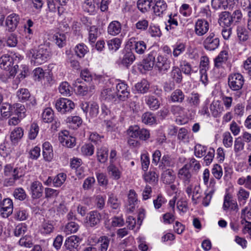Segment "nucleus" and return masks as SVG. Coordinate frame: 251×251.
<instances>
[{"label":"nucleus","instance_id":"obj_63","mask_svg":"<svg viewBox=\"0 0 251 251\" xmlns=\"http://www.w3.org/2000/svg\"><path fill=\"white\" fill-rule=\"evenodd\" d=\"M13 196L16 199L24 201L26 199L27 195L23 188H17L13 192Z\"/></svg>","mask_w":251,"mask_h":251},{"label":"nucleus","instance_id":"obj_47","mask_svg":"<svg viewBox=\"0 0 251 251\" xmlns=\"http://www.w3.org/2000/svg\"><path fill=\"white\" fill-rule=\"evenodd\" d=\"M110 238L107 236H103L100 237L98 240L99 244V250L100 251H107L109 245Z\"/></svg>","mask_w":251,"mask_h":251},{"label":"nucleus","instance_id":"obj_31","mask_svg":"<svg viewBox=\"0 0 251 251\" xmlns=\"http://www.w3.org/2000/svg\"><path fill=\"white\" fill-rule=\"evenodd\" d=\"M24 129L20 127H15L11 132L10 140L13 144L17 143L23 136Z\"/></svg>","mask_w":251,"mask_h":251},{"label":"nucleus","instance_id":"obj_11","mask_svg":"<svg viewBox=\"0 0 251 251\" xmlns=\"http://www.w3.org/2000/svg\"><path fill=\"white\" fill-rule=\"evenodd\" d=\"M116 95L118 100L125 101L130 95L128 86L124 82H120L116 85Z\"/></svg>","mask_w":251,"mask_h":251},{"label":"nucleus","instance_id":"obj_38","mask_svg":"<svg viewBox=\"0 0 251 251\" xmlns=\"http://www.w3.org/2000/svg\"><path fill=\"white\" fill-rule=\"evenodd\" d=\"M151 2L152 0H138L137 7L142 13H146L151 9Z\"/></svg>","mask_w":251,"mask_h":251},{"label":"nucleus","instance_id":"obj_35","mask_svg":"<svg viewBox=\"0 0 251 251\" xmlns=\"http://www.w3.org/2000/svg\"><path fill=\"white\" fill-rule=\"evenodd\" d=\"M185 99V95L181 90L177 89L172 92L170 99L173 102L182 103Z\"/></svg>","mask_w":251,"mask_h":251},{"label":"nucleus","instance_id":"obj_26","mask_svg":"<svg viewBox=\"0 0 251 251\" xmlns=\"http://www.w3.org/2000/svg\"><path fill=\"white\" fill-rule=\"evenodd\" d=\"M175 164V159L169 154L164 155L161 159V163L159 166L160 169L163 170L166 167H174Z\"/></svg>","mask_w":251,"mask_h":251},{"label":"nucleus","instance_id":"obj_53","mask_svg":"<svg viewBox=\"0 0 251 251\" xmlns=\"http://www.w3.org/2000/svg\"><path fill=\"white\" fill-rule=\"evenodd\" d=\"M78 228L79 226L77 224L74 222H70L66 225L64 231L67 234H69L75 233Z\"/></svg>","mask_w":251,"mask_h":251},{"label":"nucleus","instance_id":"obj_33","mask_svg":"<svg viewBox=\"0 0 251 251\" xmlns=\"http://www.w3.org/2000/svg\"><path fill=\"white\" fill-rule=\"evenodd\" d=\"M107 171L113 179L118 180L120 178L122 172L113 163H110L107 167Z\"/></svg>","mask_w":251,"mask_h":251},{"label":"nucleus","instance_id":"obj_44","mask_svg":"<svg viewBox=\"0 0 251 251\" xmlns=\"http://www.w3.org/2000/svg\"><path fill=\"white\" fill-rule=\"evenodd\" d=\"M17 96L21 102H25L30 98V94L27 89L21 88L17 92Z\"/></svg>","mask_w":251,"mask_h":251},{"label":"nucleus","instance_id":"obj_6","mask_svg":"<svg viewBox=\"0 0 251 251\" xmlns=\"http://www.w3.org/2000/svg\"><path fill=\"white\" fill-rule=\"evenodd\" d=\"M203 46L207 50H215L220 46V39L214 32H211L204 39Z\"/></svg>","mask_w":251,"mask_h":251},{"label":"nucleus","instance_id":"obj_61","mask_svg":"<svg viewBox=\"0 0 251 251\" xmlns=\"http://www.w3.org/2000/svg\"><path fill=\"white\" fill-rule=\"evenodd\" d=\"M70 86L67 82L61 83L58 88L59 92L63 96H70L71 91L70 90Z\"/></svg>","mask_w":251,"mask_h":251},{"label":"nucleus","instance_id":"obj_34","mask_svg":"<svg viewBox=\"0 0 251 251\" xmlns=\"http://www.w3.org/2000/svg\"><path fill=\"white\" fill-rule=\"evenodd\" d=\"M170 76L174 81L180 83L182 80V75L180 69L177 66H174L170 72Z\"/></svg>","mask_w":251,"mask_h":251},{"label":"nucleus","instance_id":"obj_19","mask_svg":"<svg viewBox=\"0 0 251 251\" xmlns=\"http://www.w3.org/2000/svg\"><path fill=\"white\" fill-rule=\"evenodd\" d=\"M4 174L6 176H15L16 178H20L24 176L21 168H13L11 164H7L4 166Z\"/></svg>","mask_w":251,"mask_h":251},{"label":"nucleus","instance_id":"obj_40","mask_svg":"<svg viewBox=\"0 0 251 251\" xmlns=\"http://www.w3.org/2000/svg\"><path fill=\"white\" fill-rule=\"evenodd\" d=\"M210 110L212 116L217 118L220 116L223 110V107L218 102H213L210 105Z\"/></svg>","mask_w":251,"mask_h":251},{"label":"nucleus","instance_id":"obj_17","mask_svg":"<svg viewBox=\"0 0 251 251\" xmlns=\"http://www.w3.org/2000/svg\"><path fill=\"white\" fill-rule=\"evenodd\" d=\"M223 209L224 211L230 209L231 210L236 212L239 210L236 201L233 200L232 195L229 193H226L224 196Z\"/></svg>","mask_w":251,"mask_h":251},{"label":"nucleus","instance_id":"obj_13","mask_svg":"<svg viewBox=\"0 0 251 251\" xmlns=\"http://www.w3.org/2000/svg\"><path fill=\"white\" fill-rule=\"evenodd\" d=\"M58 139L63 146L68 148H73L75 146V138L70 136L69 132L67 130H64L59 133Z\"/></svg>","mask_w":251,"mask_h":251},{"label":"nucleus","instance_id":"obj_57","mask_svg":"<svg viewBox=\"0 0 251 251\" xmlns=\"http://www.w3.org/2000/svg\"><path fill=\"white\" fill-rule=\"evenodd\" d=\"M121 44V41L118 38L108 41L107 45L110 50L116 51L119 49Z\"/></svg>","mask_w":251,"mask_h":251},{"label":"nucleus","instance_id":"obj_15","mask_svg":"<svg viewBox=\"0 0 251 251\" xmlns=\"http://www.w3.org/2000/svg\"><path fill=\"white\" fill-rule=\"evenodd\" d=\"M101 220V215L97 211H90L86 217V223L90 227H94L99 225Z\"/></svg>","mask_w":251,"mask_h":251},{"label":"nucleus","instance_id":"obj_20","mask_svg":"<svg viewBox=\"0 0 251 251\" xmlns=\"http://www.w3.org/2000/svg\"><path fill=\"white\" fill-rule=\"evenodd\" d=\"M30 191L33 199H39L43 195V186L40 182L35 181L31 184Z\"/></svg>","mask_w":251,"mask_h":251},{"label":"nucleus","instance_id":"obj_8","mask_svg":"<svg viewBox=\"0 0 251 251\" xmlns=\"http://www.w3.org/2000/svg\"><path fill=\"white\" fill-rule=\"evenodd\" d=\"M210 25L204 19H198L195 23V33L198 36H202L209 30Z\"/></svg>","mask_w":251,"mask_h":251},{"label":"nucleus","instance_id":"obj_2","mask_svg":"<svg viewBox=\"0 0 251 251\" xmlns=\"http://www.w3.org/2000/svg\"><path fill=\"white\" fill-rule=\"evenodd\" d=\"M245 82L243 76L239 73H233L228 77V85L232 91L231 95L235 100H237L243 95L242 89Z\"/></svg>","mask_w":251,"mask_h":251},{"label":"nucleus","instance_id":"obj_14","mask_svg":"<svg viewBox=\"0 0 251 251\" xmlns=\"http://www.w3.org/2000/svg\"><path fill=\"white\" fill-rule=\"evenodd\" d=\"M178 177L182 181L183 185H187L192 181V175L188 164H185L178 172Z\"/></svg>","mask_w":251,"mask_h":251},{"label":"nucleus","instance_id":"obj_41","mask_svg":"<svg viewBox=\"0 0 251 251\" xmlns=\"http://www.w3.org/2000/svg\"><path fill=\"white\" fill-rule=\"evenodd\" d=\"M53 39L58 47L62 48L66 44V36L64 33L57 32L53 35Z\"/></svg>","mask_w":251,"mask_h":251},{"label":"nucleus","instance_id":"obj_5","mask_svg":"<svg viewBox=\"0 0 251 251\" xmlns=\"http://www.w3.org/2000/svg\"><path fill=\"white\" fill-rule=\"evenodd\" d=\"M14 108V114L13 115L14 116L9 119L8 123L9 125L13 126L17 125L25 117L26 111L25 106L19 103L16 104Z\"/></svg>","mask_w":251,"mask_h":251},{"label":"nucleus","instance_id":"obj_7","mask_svg":"<svg viewBox=\"0 0 251 251\" xmlns=\"http://www.w3.org/2000/svg\"><path fill=\"white\" fill-rule=\"evenodd\" d=\"M171 61L166 57L159 55L155 59V68L159 73H165L171 67Z\"/></svg>","mask_w":251,"mask_h":251},{"label":"nucleus","instance_id":"obj_18","mask_svg":"<svg viewBox=\"0 0 251 251\" xmlns=\"http://www.w3.org/2000/svg\"><path fill=\"white\" fill-rule=\"evenodd\" d=\"M231 13L226 11H223L219 14L218 24L223 27H229L233 24Z\"/></svg>","mask_w":251,"mask_h":251},{"label":"nucleus","instance_id":"obj_54","mask_svg":"<svg viewBox=\"0 0 251 251\" xmlns=\"http://www.w3.org/2000/svg\"><path fill=\"white\" fill-rule=\"evenodd\" d=\"M146 181L151 184H155L158 180V176L155 172H150L145 176Z\"/></svg>","mask_w":251,"mask_h":251},{"label":"nucleus","instance_id":"obj_52","mask_svg":"<svg viewBox=\"0 0 251 251\" xmlns=\"http://www.w3.org/2000/svg\"><path fill=\"white\" fill-rule=\"evenodd\" d=\"M77 83H80L79 79H77L74 84L75 87V91H76L78 94L82 96H85L87 94L89 91V87L85 85H79Z\"/></svg>","mask_w":251,"mask_h":251},{"label":"nucleus","instance_id":"obj_9","mask_svg":"<svg viewBox=\"0 0 251 251\" xmlns=\"http://www.w3.org/2000/svg\"><path fill=\"white\" fill-rule=\"evenodd\" d=\"M100 99L102 101L107 103H116L119 100L116 92L112 88L104 89L101 92Z\"/></svg>","mask_w":251,"mask_h":251},{"label":"nucleus","instance_id":"obj_24","mask_svg":"<svg viewBox=\"0 0 251 251\" xmlns=\"http://www.w3.org/2000/svg\"><path fill=\"white\" fill-rule=\"evenodd\" d=\"M80 242V239L78 236L73 235L69 237L66 240L65 245L66 248L69 249L77 250L79 251Z\"/></svg>","mask_w":251,"mask_h":251},{"label":"nucleus","instance_id":"obj_3","mask_svg":"<svg viewBox=\"0 0 251 251\" xmlns=\"http://www.w3.org/2000/svg\"><path fill=\"white\" fill-rule=\"evenodd\" d=\"M21 57L20 55L19 56L16 55L15 58H18L19 60ZM15 61H16V59H14V56H12L7 54H3L0 57V67L9 71L10 75L13 76L16 73L18 67L17 65H14Z\"/></svg>","mask_w":251,"mask_h":251},{"label":"nucleus","instance_id":"obj_27","mask_svg":"<svg viewBox=\"0 0 251 251\" xmlns=\"http://www.w3.org/2000/svg\"><path fill=\"white\" fill-rule=\"evenodd\" d=\"M137 194L134 190H130L128 194L127 203L128 205V210L132 212L135 209V205L137 204Z\"/></svg>","mask_w":251,"mask_h":251},{"label":"nucleus","instance_id":"obj_36","mask_svg":"<svg viewBox=\"0 0 251 251\" xmlns=\"http://www.w3.org/2000/svg\"><path fill=\"white\" fill-rule=\"evenodd\" d=\"M236 33L237 38L240 42H245L247 41L249 38V32L243 26L239 25L237 27Z\"/></svg>","mask_w":251,"mask_h":251},{"label":"nucleus","instance_id":"obj_48","mask_svg":"<svg viewBox=\"0 0 251 251\" xmlns=\"http://www.w3.org/2000/svg\"><path fill=\"white\" fill-rule=\"evenodd\" d=\"M12 107L11 105L7 102L3 103L0 107V113L4 118H7L13 115L12 113Z\"/></svg>","mask_w":251,"mask_h":251},{"label":"nucleus","instance_id":"obj_23","mask_svg":"<svg viewBox=\"0 0 251 251\" xmlns=\"http://www.w3.org/2000/svg\"><path fill=\"white\" fill-rule=\"evenodd\" d=\"M161 179L164 184L173 183L176 179V175L174 171L171 169L164 170L161 174Z\"/></svg>","mask_w":251,"mask_h":251},{"label":"nucleus","instance_id":"obj_43","mask_svg":"<svg viewBox=\"0 0 251 251\" xmlns=\"http://www.w3.org/2000/svg\"><path fill=\"white\" fill-rule=\"evenodd\" d=\"M135 59L134 53L130 50L127 51L124 55L122 63L126 67L131 64Z\"/></svg>","mask_w":251,"mask_h":251},{"label":"nucleus","instance_id":"obj_21","mask_svg":"<svg viewBox=\"0 0 251 251\" xmlns=\"http://www.w3.org/2000/svg\"><path fill=\"white\" fill-rule=\"evenodd\" d=\"M168 7L167 4L164 0H156L152 6L154 14L157 16H162L166 11Z\"/></svg>","mask_w":251,"mask_h":251},{"label":"nucleus","instance_id":"obj_32","mask_svg":"<svg viewBox=\"0 0 251 251\" xmlns=\"http://www.w3.org/2000/svg\"><path fill=\"white\" fill-rule=\"evenodd\" d=\"M145 101L151 110H156L160 106V101L154 96L149 95L145 96Z\"/></svg>","mask_w":251,"mask_h":251},{"label":"nucleus","instance_id":"obj_51","mask_svg":"<svg viewBox=\"0 0 251 251\" xmlns=\"http://www.w3.org/2000/svg\"><path fill=\"white\" fill-rule=\"evenodd\" d=\"M237 183L240 185H244L246 188L251 190V176L248 175L239 178Z\"/></svg>","mask_w":251,"mask_h":251},{"label":"nucleus","instance_id":"obj_64","mask_svg":"<svg viewBox=\"0 0 251 251\" xmlns=\"http://www.w3.org/2000/svg\"><path fill=\"white\" fill-rule=\"evenodd\" d=\"M207 148L200 144H197L194 148V154L197 157L201 158L206 153Z\"/></svg>","mask_w":251,"mask_h":251},{"label":"nucleus","instance_id":"obj_49","mask_svg":"<svg viewBox=\"0 0 251 251\" xmlns=\"http://www.w3.org/2000/svg\"><path fill=\"white\" fill-rule=\"evenodd\" d=\"M186 49L185 44L179 43L176 44L173 47V54L175 57H178L179 55L184 52Z\"/></svg>","mask_w":251,"mask_h":251},{"label":"nucleus","instance_id":"obj_1","mask_svg":"<svg viewBox=\"0 0 251 251\" xmlns=\"http://www.w3.org/2000/svg\"><path fill=\"white\" fill-rule=\"evenodd\" d=\"M27 55L31 58V61L37 65L46 62L51 56L50 49L46 45H41L37 49L30 50Z\"/></svg>","mask_w":251,"mask_h":251},{"label":"nucleus","instance_id":"obj_46","mask_svg":"<svg viewBox=\"0 0 251 251\" xmlns=\"http://www.w3.org/2000/svg\"><path fill=\"white\" fill-rule=\"evenodd\" d=\"M135 87L137 91L141 93L144 94L148 92L150 84L147 80L143 79L141 82L137 83Z\"/></svg>","mask_w":251,"mask_h":251},{"label":"nucleus","instance_id":"obj_16","mask_svg":"<svg viewBox=\"0 0 251 251\" xmlns=\"http://www.w3.org/2000/svg\"><path fill=\"white\" fill-rule=\"evenodd\" d=\"M80 107L86 114L89 111V114L92 117H96L99 113V105L96 102H93L90 104L88 102H81Z\"/></svg>","mask_w":251,"mask_h":251},{"label":"nucleus","instance_id":"obj_39","mask_svg":"<svg viewBox=\"0 0 251 251\" xmlns=\"http://www.w3.org/2000/svg\"><path fill=\"white\" fill-rule=\"evenodd\" d=\"M108 149L105 147L98 149L97 156L98 160L102 163H105L108 158Z\"/></svg>","mask_w":251,"mask_h":251},{"label":"nucleus","instance_id":"obj_29","mask_svg":"<svg viewBox=\"0 0 251 251\" xmlns=\"http://www.w3.org/2000/svg\"><path fill=\"white\" fill-rule=\"evenodd\" d=\"M121 23L117 21H114L109 24L107 28V32L109 34L115 36L121 32Z\"/></svg>","mask_w":251,"mask_h":251},{"label":"nucleus","instance_id":"obj_55","mask_svg":"<svg viewBox=\"0 0 251 251\" xmlns=\"http://www.w3.org/2000/svg\"><path fill=\"white\" fill-rule=\"evenodd\" d=\"M43 120L45 123H50L53 119V113L50 108H46L42 113Z\"/></svg>","mask_w":251,"mask_h":251},{"label":"nucleus","instance_id":"obj_59","mask_svg":"<svg viewBox=\"0 0 251 251\" xmlns=\"http://www.w3.org/2000/svg\"><path fill=\"white\" fill-rule=\"evenodd\" d=\"M107 204L113 209H116L119 207L120 202L117 197L113 194L111 193L109 195Z\"/></svg>","mask_w":251,"mask_h":251},{"label":"nucleus","instance_id":"obj_28","mask_svg":"<svg viewBox=\"0 0 251 251\" xmlns=\"http://www.w3.org/2000/svg\"><path fill=\"white\" fill-rule=\"evenodd\" d=\"M155 65V57L153 53H150L148 56L144 59L143 67L144 70H151Z\"/></svg>","mask_w":251,"mask_h":251},{"label":"nucleus","instance_id":"obj_30","mask_svg":"<svg viewBox=\"0 0 251 251\" xmlns=\"http://www.w3.org/2000/svg\"><path fill=\"white\" fill-rule=\"evenodd\" d=\"M250 192L243 187H240L237 193V198L240 205H243L246 202L250 197Z\"/></svg>","mask_w":251,"mask_h":251},{"label":"nucleus","instance_id":"obj_4","mask_svg":"<svg viewBox=\"0 0 251 251\" xmlns=\"http://www.w3.org/2000/svg\"><path fill=\"white\" fill-rule=\"evenodd\" d=\"M55 106L58 112L66 114L72 111L75 108V104L68 99L60 98L56 100Z\"/></svg>","mask_w":251,"mask_h":251},{"label":"nucleus","instance_id":"obj_56","mask_svg":"<svg viewBox=\"0 0 251 251\" xmlns=\"http://www.w3.org/2000/svg\"><path fill=\"white\" fill-rule=\"evenodd\" d=\"M99 35L98 28L95 26H92L89 29V41L93 44L95 43Z\"/></svg>","mask_w":251,"mask_h":251},{"label":"nucleus","instance_id":"obj_10","mask_svg":"<svg viewBox=\"0 0 251 251\" xmlns=\"http://www.w3.org/2000/svg\"><path fill=\"white\" fill-rule=\"evenodd\" d=\"M20 21V16L16 13H13L7 16L5 20L6 30L9 32L14 31L16 29Z\"/></svg>","mask_w":251,"mask_h":251},{"label":"nucleus","instance_id":"obj_58","mask_svg":"<svg viewBox=\"0 0 251 251\" xmlns=\"http://www.w3.org/2000/svg\"><path fill=\"white\" fill-rule=\"evenodd\" d=\"M142 120L143 123L145 124L152 125L155 123L156 119L152 113L146 112L143 114Z\"/></svg>","mask_w":251,"mask_h":251},{"label":"nucleus","instance_id":"obj_60","mask_svg":"<svg viewBox=\"0 0 251 251\" xmlns=\"http://www.w3.org/2000/svg\"><path fill=\"white\" fill-rule=\"evenodd\" d=\"M223 143L226 148H230L233 144V138L228 131L225 132L223 134Z\"/></svg>","mask_w":251,"mask_h":251},{"label":"nucleus","instance_id":"obj_42","mask_svg":"<svg viewBox=\"0 0 251 251\" xmlns=\"http://www.w3.org/2000/svg\"><path fill=\"white\" fill-rule=\"evenodd\" d=\"M133 49L139 54H143L147 50V44L143 41H134Z\"/></svg>","mask_w":251,"mask_h":251},{"label":"nucleus","instance_id":"obj_25","mask_svg":"<svg viewBox=\"0 0 251 251\" xmlns=\"http://www.w3.org/2000/svg\"><path fill=\"white\" fill-rule=\"evenodd\" d=\"M228 58V53L226 50L221 51L214 59V66L218 69L223 67Z\"/></svg>","mask_w":251,"mask_h":251},{"label":"nucleus","instance_id":"obj_12","mask_svg":"<svg viewBox=\"0 0 251 251\" xmlns=\"http://www.w3.org/2000/svg\"><path fill=\"white\" fill-rule=\"evenodd\" d=\"M13 210V204L11 199H4L2 204L0 206V215L3 218H6L10 216Z\"/></svg>","mask_w":251,"mask_h":251},{"label":"nucleus","instance_id":"obj_22","mask_svg":"<svg viewBox=\"0 0 251 251\" xmlns=\"http://www.w3.org/2000/svg\"><path fill=\"white\" fill-rule=\"evenodd\" d=\"M201 95L198 93L192 92L186 99L188 104L193 108H197L201 103Z\"/></svg>","mask_w":251,"mask_h":251},{"label":"nucleus","instance_id":"obj_37","mask_svg":"<svg viewBox=\"0 0 251 251\" xmlns=\"http://www.w3.org/2000/svg\"><path fill=\"white\" fill-rule=\"evenodd\" d=\"M96 4L95 0H86L83 4L82 7L84 11L90 14H93L96 11Z\"/></svg>","mask_w":251,"mask_h":251},{"label":"nucleus","instance_id":"obj_50","mask_svg":"<svg viewBox=\"0 0 251 251\" xmlns=\"http://www.w3.org/2000/svg\"><path fill=\"white\" fill-rule=\"evenodd\" d=\"M231 17L232 19V22L233 24L236 25L242 22L243 19V15L241 10L236 9L231 14Z\"/></svg>","mask_w":251,"mask_h":251},{"label":"nucleus","instance_id":"obj_62","mask_svg":"<svg viewBox=\"0 0 251 251\" xmlns=\"http://www.w3.org/2000/svg\"><path fill=\"white\" fill-rule=\"evenodd\" d=\"M66 179V175L64 173L58 174L53 180V184L55 187H60Z\"/></svg>","mask_w":251,"mask_h":251},{"label":"nucleus","instance_id":"obj_45","mask_svg":"<svg viewBox=\"0 0 251 251\" xmlns=\"http://www.w3.org/2000/svg\"><path fill=\"white\" fill-rule=\"evenodd\" d=\"M227 6V0H211V6L215 10H226Z\"/></svg>","mask_w":251,"mask_h":251}]
</instances>
